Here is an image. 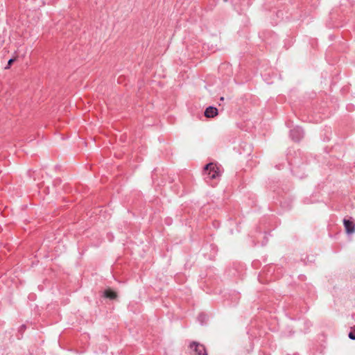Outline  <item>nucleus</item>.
<instances>
[{
	"label": "nucleus",
	"mask_w": 355,
	"mask_h": 355,
	"mask_svg": "<svg viewBox=\"0 0 355 355\" xmlns=\"http://www.w3.org/2000/svg\"><path fill=\"white\" fill-rule=\"evenodd\" d=\"M291 136L293 140L299 141L304 136L303 130L300 127H295L293 130H291Z\"/></svg>",
	"instance_id": "obj_3"
},
{
	"label": "nucleus",
	"mask_w": 355,
	"mask_h": 355,
	"mask_svg": "<svg viewBox=\"0 0 355 355\" xmlns=\"http://www.w3.org/2000/svg\"><path fill=\"white\" fill-rule=\"evenodd\" d=\"M15 61L14 58H10L8 62V66L6 67V69H8L10 66L12 64V62Z\"/></svg>",
	"instance_id": "obj_9"
},
{
	"label": "nucleus",
	"mask_w": 355,
	"mask_h": 355,
	"mask_svg": "<svg viewBox=\"0 0 355 355\" xmlns=\"http://www.w3.org/2000/svg\"><path fill=\"white\" fill-rule=\"evenodd\" d=\"M218 113V109L214 106H209L205 110V116L207 118L216 116Z\"/></svg>",
	"instance_id": "obj_5"
},
{
	"label": "nucleus",
	"mask_w": 355,
	"mask_h": 355,
	"mask_svg": "<svg viewBox=\"0 0 355 355\" xmlns=\"http://www.w3.org/2000/svg\"><path fill=\"white\" fill-rule=\"evenodd\" d=\"M343 223L347 234H353L355 232V225L352 221L348 219H344Z\"/></svg>",
	"instance_id": "obj_4"
},
{
	"label": "nucleus",
	"mask_w": 355,
	"mask_h": 355,
	"mask_svg": "<svg viewBox=\"0 0 355 355\" xmlns=\"http://www.w3.org/2000/svg\"><path fill=\"white\" fill-rule=\"evenodd\" d=\"M204 171L209 175L210 179H216L221 175L220 166L213 163L205 165Z\"/></svg>",
	"instance_id": "obj_1"
},
{
	"label": "nucleus",
	"mask_w": 355,
	"mask_h": 355,
	"mask_svg": "<svg viewBox=\"0 0 355 355\" xmlns=\"http://www.w3.org/2000/svg\"><path fill=\"white\" fill-rule=\"evenodd\" d=\"M237 126H238L240 129H241V125H240L239 124H237Z\"/></svg>",
	"instance_id": "obj_11"
},
{
	"label": "nucleus",
	"mask_w": 355,
	"mask_h": 355,
	"mask_svg": "<svg viewBox=\"0 0 355 355\" xmlns=\"http://www.w3.org/2000/svg\"><path fill=\"white\" fill-rule=\"evenodd\" d=\"M190 348L193 349L198 355H207L205 346L197 342L191 343L190 344Z\"/></svg>",
	"instance_id": "obj_2"
},
{
	"label": "nucleus",
	"mask_w": 355,
	"mask_h": 355,
	"mask_svg": "<svg viewBox=\"0 0 355 355\" xmlns=\"http://www.w3.org/2000/svg\"><path fill=\"white\" fill-rule=\"evenodd\" d=\"M223 1L227 2V1H228V0H223Z\"/></svg>",
	"instance_id": "obj_12"
},
{
	"label": "nucleus",
	"mask_w": 355,
	"mask_h": 355,
	"mask_svg": "<svg viewBox=\"0 0 355 355\" xmlns=\"http://www.w3.org/2000/svg\"><path fill=\"white\" fill-rule=\"evenodd\" d=\"M206 319H207V315L204 313H200L198 316V320L199 321V322L200 323L201 325L204 324Z\"/></svg>",
	"instance_id": "obj_7"
},
{
	"label": "nucleus",
	"mask_w": 355,
	"mask_h": 355,
	"mask_svg": "<svg viewBox=\"0 0 355 355\" xmlns=\"http://www.w3.org/2000/svg\"><path fill=\"white\" fill-rule=\"evenodd\" d=\"M348 336L351 340H355V327L349 333Z\"/></svg>",
	"instance_id": "obj_8"
},
{
	"label": "nucleus",
	"mask_w": 355,
	"mask_h": 355,
	"mask_svg": "<svg viewBox=\"0 0 355 355\" xmlns=\"http://www.w3.org/2000/svg\"><path fill=\"white\" fill-rule=\"evenodd\" d=\"M234 150H235V151H236V153H238L239 155H241V150H237V149L236 148V147H234Z\"/></svg>",
	"instance_id": "obj_10"
},
{
	"label": "nucleus",
	"mask_w": 355,
	"mask_h": 355,
	"mask_svg": "<svg viewBox=\"0 0 355 355\" xmlns=\"http://www.w3.org/2000/svg\"><path fill=\"white\" fill-rule=\"evenodd\" d=\"M104 296L107 298L114 299L116 297L115 292L112 290H105L104 291Z\"/></svg>",
	"instance_id": "obj_6"
}]
</instances>
